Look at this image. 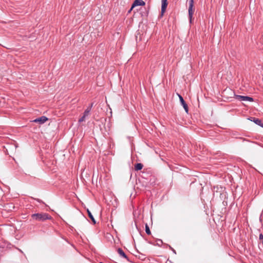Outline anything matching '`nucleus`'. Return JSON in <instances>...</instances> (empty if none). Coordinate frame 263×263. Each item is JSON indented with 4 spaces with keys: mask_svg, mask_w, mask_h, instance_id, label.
Segmentation results:
<instances>
[{
    "mask_svg": "<svg viewBox=\"0 0 263 263\" xmlns=\"http://www.w3.org/2000/svg\"><path fill=\"white\" fill-rule=\"evenodd\" d=\"M148 243L153 245H155V244L152 242V241H148Z\"/></svg>",
    "mask_w": 263,
    "mask_h": 263,
    "instance_id": "20",
    "label": "nucleus"
},
{
    "mask_svg": "<svg viewBox=\"0 0 263 263\" xmlns=\"http://www.w3.org/2000/svg\"><path fill=\"white\" fill-rule=\"evenodd\" d=\"M139 253V255H136L137 257H138L139 259H140V260H145L146 257H145V255H144V254H142L141 253Z\"/></svg>",
    "mask_w": 263,
    "mask_h": 263,
    "instance_id": "13",
    "label": "nucleus"
},
{
    "mask_svg": "<svg viewBox=\"0 0 263 263\" xmlns=\"http://www.w3.org/2000/svg\"><path fill=\"white\" fill-rule=\"evenodd\" d=\"M87 212L88 217L91 220V221L93 222V224H96V221L95 219L93 217V215H92L91 213L90 212V211L88 209H87Z\"/></svg>",
    "mask_w": 263,
    "mask_h": 263,
    "instance_id": "11",
    "label": "nucleus"
},
{
    "mask_svg": "<svg viewBox=\"0 0 263 263\" xmlns=\"http://www.w3.org/2000/svg\"><path fill=\"white\" fill-rule=\"evenodd\" d=\"M143 165L141 163H136L135 165L134 168L136 171H140L142 169Z\"/></svg>",
    "mask_w": 263,
    "mask_h": 263,
    "instance_id": "10",
    "label": "nucleus"
},
{
    "mask_svg": "<svg viewBox=\"0 0 263 263\" xmlns=\"http://www.w3.org/2000/svg\"><path fill=\"white\" fill-rule=\"evenodd\" d=\"M31 217L33 219L39 221H44L47 219H52V217L50 215L45 213L33 214L31 215Z\"/></svg>",
    "mask_w": 263,
    "mask_h": 263,
    "instance_id": "1",
    "label": "nucleus"
},
{
    "mask_svg": "<svg viewBox=\"0 0 263 263\" xmlns=\"http://www.w3.org/2000/svg\"><path fill=\"white\" fill-rule=\"evenodd\" d=\"M117 252L118 253L120 254V255L121 256H122V257L126 259V260L128 261H130L129 258H128V257L127 256V255H126V254L124 252V251L122 250V249L121 248H118V250H117Z\"/></svg>",
    "mask_w": 263,
    "mask_h": 263,
    "instance_id": "8",
    "label": "nucleus"
},
{
    "mask_svg": "<svg viewBox=\"0 0 263 263\" xmlns=\"http://www.w3.org/2000/svg\"><path fill=\"white\" fill-rule=\"evenodd\" d=\"M178 96H179V100H180L181 104L183 107L185 112L186 113H188L189 108H188L187 104L186 103V102L184 100L183 97L181 95H179Z\"/></svg>",
    "mask_w": 263,
    "mask_h": 263,
    "instance_id": "5",
    "label": "nucleus"
},
{
    "mask_svg": "<svg viewBox=\"0 0 263 263\" xmlns=\"http://www.w3.org/2000/svg\"><path fill=\"white\" fill-rule=\"evenodd\" d=\"M145 2L142 0H135L132 5L131 9H133L134 7L138 6H144L145 5Z\"/></svg>",
    "mask_w": 263,
    "mask_h": 263,
    "instance_id": "7",
    "label": "nucleus"
},
{
    "mask_svg": "<svg viewBox=\"0 0 263 263\" xmlns=\"http://www.w3.org/2000/svg\"><path fill=\"white\" fill-rule=\"evenodd\" d=\"M157 241L158 242L156 244H155L156 246H161L162 243H163V241L161 239H158L157 240Z\"/></svg>",
    "mask_w": 263,
    "mask_h": 263,
    "instance_id": "15",
    "label": "nucleus"
},
{
    "mask_svg": "<svg viewBox=\"0 0 263 263\" xmlns=\"http://www.w3.org/2000/svg\"><path fill=\"white\" fill-rule=\"evenodd\" d=\"M161 15L162 16L166 11L168 3L167 0H161Z\"/></svg>",
    "mask_w": 263,
    "mask_h": 263,
    "instance_id": "6",
    "label": "nucleus"
},
{
    "mask_svg": "<svg viewBox=\"0 0 263 263\" xmlns=\"http://www.w3.org/2000/svg\"><path fill=\"white\" fill-rule=\"evenodd\" d=\"M87 115H85V114L83 113V116L81 118H80V119L79 120V122H82L84 121L86 117H87Z\"/></svg>",
    "mask_w": 263,
    "mask_h": 263,
    "instance_id": "16",
    "label": "nucleus"
},
{
    "mask_svg": "<svg viewBox=\"0 0 263 263\" xmlns=\"http://www.w3.org/2000/svg\"><path fill=\"white\" fill-rule=\"evenodd\" d=\"M145 232L147 235H151V232L149 229V228L147 223L145 224Z\"/></svg>",
    "mask_w": 263,
    "mask_h": 263,
    "instance_id": "14",
    "label": "nucleus"
},
{
    "mask_svg": "<svg viewBox=\"0 0 263 263\" xmlns=\"http://www.w3.org/2000/svg\"><path fill=\"white\" fill-rule=\"evenodd\" d=\"M189 2V17L190 19V23L192 22V20L194 10V0H187Z\"/></svg>",
    "mask_w": 263,
    "mask_h": 263,
    "instance_id": "2",
    "label": "nucleus"
},
{
    "mask_svg": "<svg viewBox=\"0 0 263 263\" xmlns=\"http://www.w3.org/2000/svg\"><path fill=\"white\" fill-rule=\"evenodd\" d=\"M235 98L239 101H250V102H253L254 101L253 98L249 97V96H245L235 95Z\"/></svg>",
    "mask_w": 263,
    "mask_h": 263,
    "instance_id": "3",
    "label": "nucleus"
},
{
    "mask_svg": "<svg viewBox=\"0 0 263 263\" xmlns=\"http://www.w3.org/2000/svg\"><path fill=\"white\" fill-rule=\"evenodd\" d=\"M259 239L261 240L262 243H263V234H260L259 236Z\"/></svg>",
    "mask_w": 263,
    "mask_h": 263,
    "instance_id": "19",
    "label": "nucleus"
},
{
    "mask_svg": "<svg viewBox=\"0 0 263 263\" xmlns=\"http://www.w3.org/2000/svg\"><path fill=\"white\" fill-rule=\"evenodd\" d=\"M33 199L34 200H35L36 201H37L39 203H42L45 204V203L40 199H38V198H33Z\"/></svg>",
    "mask_w": 263,
    "mask_h": 263,
    "instance_id": "18",
    "label": "nucleus"
},
{
    "mask_svg": "<svg viewBox=\"0 0 263 263\" xmlns=\"http://www.w3.org/2000/svg\"><path fill=\"white\" fill-rule=\"evenodd\" d=\"M253 121L257 125L263 127V123L261 120L258 118H253Z\"/></svg>",
    "mask_w": 263,
    "mask_h": 263,
    "instance_id": "9",
    "label": "nucleus"
},
{
    "mask_svg": "<svg viewBox=\"0 0 263 263\" xmlns=\"http://www.w3.org/2000/svg\"><path fill=\"white\" fill-rule=\"evenodd\" d=\"M132 9H131V8H130V9L129 10L128 12H130L132 11Z\"/></svg>",
    "mask_w": 263,
    "mask_h": 263,
    "instance_id": "22",
    "label": "nucleus"
},
{
    "mask_svg": "<svg viewBox=\"0 0 263 263\" xmlns=\"http://www.w3.org/2000/svg\"><path fill=\"white\" fill-rule=\"evenodd\" d=\"M132 9H131V8H130V9L129 10L128 12H130L132 11Z\"/></svg>",
    "mask_w": 263,
    "mask_h": 263,
    "instance_id": "21",
    "label": "nucleus"
},
{
    "mask_svg": "<svg viewBox=\"0 0 263 263\" xmlns=\"http://www.w3.org/2000/svg\"><path fill=\"white\" fill-rule=\"evenodd\" d=\"M166 247H168V248H169V249H170V250H171V251H173V252L174 254H176V252L175 250H174V249H173V248H172L170 245H168V244H166Z\"/></svg>",
    "mask_w": 263,
    "mask_h": 263,
    "instance_id": "17",
    "label": "nucleus"
},
{
    "mask_svg": "<svg viewBox=\"0 0 263 263\" xmlns=\"http://www.w3.org/2000/svg\"><path fill=\"white\" fill-rule=\"evenodd\" d=\"M48 120V118L46 116H43L41 117L37 118L32 121L35 123H38L39 124H43Z\"/></svg>",
    "mask_w": 263,
    "mask_h": 263,
    "instance_id": "4",
    "label": "nucleus"
},
{
    "mask_svg": "<svg viewBox=\"0 0 263 263\" xmlns=\"http://www.w3.org/2000/svg\"><path fill=\"white\" fill-rule=\"evenodd\" d=\"M93 103H91L90 105L85 109L84 113L85 114V115L88 116L89 114L90 111H91V108L93 106Z\"/></svg>",
    "mask_w": 263,
    "mask_h": 263,
    "instance_id": "12",
    "label": "nucleus"
}]
</instances>
